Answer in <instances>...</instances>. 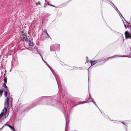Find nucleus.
I'll return each mask as SVG.
<instances>
[{
    "mask_svg": "<svg viewBox=\"0 0 131 131\" xmlns=\"http://www.w3.org/2000/svg\"><path fill=\"white\" fill-rule=\"evenodd\" d=\"M26 35V33L24 34H22L21 38L23 41H25L26 42H27L28 41V39Z\"/></svg>",
    "mask_w": 131,
    "mask_h": 131,
    "instance_id": "obj_1",
    "label": "nucleus"
},
{
    "mask_svg": "<svg viewBox=\"0 0 131 131\" xmlns=\"http://www.w3.org/2000/svg\"><path fill=\"white\" fill-rule=\"evenodd\" d=\"M125 38L126 39L128 38L130 36L129 32L128 31H126L125 33Z\"/></svg>",
    "mask_w": 131,
    "mask_h": 131,
    "instance_id": "obj_2",
    "label": "nucleus"
},
{
    "mask_svg": "<svg viewBox=\"0 0 131 131\" xmlns=\"http://www.w3.org/2000/svg\"><path fill=\"white\" fill-rule=\"evenodd\" d=\"M90 61L91 66H93L97 62V60H95L94 61L90 60Z\"/></svg>",
    "mask_w": 131,
    "mask_h": 131,
    "instance_id": "obj_3",
    "label": "nucleus"
},
{
    "mask_svg": "<svg viewBox=\"0 0 131 131\" xmlns=\"http://www.w3.org/2000/svg\"><path fill=\"white\" fill-rule=\"evenodd\" d=\"M7 111V108H5L3 110L2 112L1 113L4 114V115L5 114Z\"/></svg>",
    "mask_w": 131,
    "mask_h": 131,
    "instance_id": "obj_4",
    "label": "nucleus"
},
{
    "mask_svg": "<svg viewBox=\"0 0 131 131\" xmlns=\"http://www.w3.org/2000/svg\"><path fill=\"white\" fill-rule=\"evenodd\" d=\"M29 45L30 46H33L34 45L33 43L31 42V41L29 40Z\"/></svg>",
    "mask_w": 131,
    "mask_h": 131,
    "instance_id": "obj_5",
    "label": "nucleus"
},
{
    "mask_svg": "<svg viewBox=\"0 0 131 131\" xmlns=\"http://www.w3.org/2000/svg\"><path fill=\"white\" fill-rule=\"evenodd\" d=\"M6 83H4L2 85V87H4L7 89V90L8 91V89L7 86L6 85Z\"/></svg>",
    "mask_w": 131,
    "mask_h": 131,
    "instance_id": "obj_6",
    "label": "nucleus"
},
{
    "mask_svg": "<svg viewBox=\"0 0 131 131\" xmlns=\"http://www.w3.org/2000/svg\"><path fill=\"white\" fill-rule=\"evenodd\" d=\"M7 125L8 126L9 128H10L11 129H12L14 131H16L15 130V129L12 126L10 125H8V124Z\"/></svg>",
    "mask_w": 131,
    "mask_h": 131,
    "instance_id": "obj_7",
    "label": "nucleus"
},
{
    "mask_svg": "<svg viewBox=\"0 0 131 131\" xmlns=\"http://www.w3.org/2000/svg\"><path fill=\"white\" fill-rule=\"evenodd\" d=\"M6 103L7 104V105H8L9 102V98L7 97L6 99Z\"/></svg>",
    "mask_w": 131,
    "mask_h": 131,
    "instance_id": "obj_8",
    "label": "nucleus"
},
{
    "mask_svg": "<svg viewBox=\"0 0 131 131\" xmlns=\"http://www.w3.org/2000/svg\"><path fill=\"white\" fill-rule=\"evenodd\" d=\"M4 83H7V78L5 77V76H4Z\"/></svg>",
    "mask_w": 131,
    "mask_h": 131,
    "instance_id": "obj_9",
    "label": "nucleus"
},
{
    "mask_svg": "<svg viewBox=\"0 0 131 131\" xmlns=\"http://www.w3.org/2000/svg\"><path fill=\"white\" fill-rule=\"evenodd\" d=\"M3 93V90H1L0 91V97L1 96Z\"/></svg>",
    "mask_w": 131,
    "mask_h": 131,
    "instance_id": "obj_10",
    "label": "nucleus"
},
{
    "mask_svg": "<svg viewBox=\"0 0 131 131\" xmlns=\"http://www.w3.org/2000/svg\"><path fill=\"white\" fill-rule=\"evenodd\" d=\"M7 91H4V95H5V96H7Z\"/></svg>",
    "mask_w": 131,
    "mask_h": 131,
    "instance_id": "obj_11",
    "label": "nucleus"
},
{
    "mask_svg": "<svg viewBox=\"0 0 131 131\" xmlns=\"http://www.w3.org/2000/svg\"><path fill=\"white\" fill-rule=\"evenodd\" d=\"M87 102L86 101H85L82 102H80V104H83L85 103H87Z\"/></svg>",
    "mask_w": 131,
    "mask_h": 131,
    "instance_id": "obj_12",
    "label": "nucleus"
},
{
    "mask_svg": "<svg viewBox=\"0 0 131 131\" xmlns=\"http://www.w3.org/2000/svg\"><path fill=\"white\" fill-rule=\"evenodd\" d=\"M4 115V114L3 113H1V114H0V118Z\"/></svg>",
    "mask_w": 131,
    "mask_h": 131,
    "instance_id": "obj_13",
    "label": "nucleus"
},
{
    "mask_svg": "<svg viewBox=\"0 0 131 131\" xmlns=\"http://www.w3.org/2000/svg\"><path fill=\"white\" fill-rule=\"evenodd\" d=\"M115 57H116V56H113L110 57L108 58L107 59H108L109 58H115Z\"/></svg>",
    "mask_w": 131,
    "mask_h": 131,
    "instance_id": "obj_14",
    "label": "nucleus"
},
{
    "mask_svg": "<svg viewBox=\"0 0 131 131\" xmlns=\"http://www.w3.org/2000/svg\"><path fill=\"white\" fill-rule=\"evenodd\" d=\"M124 25H125V28H128L129 27V25H127V26H126V25L125 24H124Z\"/></svg>",
    "mask_w": 131,
    "mask_h": 131,
    "instance_id": "obj_15",
    "label": "nucleus"
},
{
    "mask_svg": "<svg viewBox=\"0 0 131 131\" xmlns=\"http://www.w3.org/2000/svg\"><path fill=\"white\" fill-rule=\"evenodd\" d=\"M38 4L39 5H41V4L40 2V1L38 2Z\"/></svg>",
    "mask_w": 131,
    "mask_h": 131,
    "instance_id": "obj_16",
    "label": "nucleus"
},
{
    "mask_svg": "<svg viewBox=\"0 0 131 131\" xmlns=\"http://www.w3.org/2000/svg\"><path fill=\"white\" fill-rule=\"evenodd\" d=\"M44 32H46V33H47V30L45 29L44 31Z\"/></svg>",
    "mask_w": 131,
    "mask_h": 131,
    "instance_id": "obj_17",
    "label": "nucleus"
},
{
    "mask_svg": "<svg viewBox=\"0 0 131 131\" xmlns=\"http://www.w3.org/2000/svg\"><path fill=\"white\" fill-rule=\"evenodd\" d=\"M46 34H47V36H48V37H50V36H49V34H48V33H47H47H46Z\"/></svg>",
    "mask_w": 131,
    "mask_h": 131,
    "instance_id": "obj_18",
    "label": "nucleus"
},
{
    "mask_svg": "<svg viewBox=\"0 0 131 131\" xmlns=\"http://www.w3.org/2000/svg\"><path fill=\"white\" fill-rule=\"evenodd\" d=\"M36 5H37L38 4V2H36Z\"/></svg>",
    "mask_w": 131,
    "mask_h": 131,
    "instance_id": "obj_19",
    "label": "nucleus"
},
{
    "mask_svg": "<svg viewBox=\"0 0 131 131\" xmlns=\"http://www.w3.org/2000/svg\"><path fill=\"white\" fill-rule=\"evenodd\" d=\"M49 5H51V6H53V7H55V6L53 5H51V4H49Z\"/></svg>",
    "mask_w": 131,
    "mask_h": 131,
    "instance_id": "obj_20",
    "label": "nucleus"
},
{
    "mask_svg": "<svg viewBox=\"0 0 131 131\" xmlns=\"http://www.w3.org/2000/svg\"><path fill=\"white\" fill-rule=\"evenodd\" d=\"M101 3L102 5L103 1H102L101 2Z\"/></svg>",
    "mask_w": 131,
    "mask_h": 131,
    "instance_id": "obj_21",
    "label": "nucleus"
},
{
    "mask_svg": "<svg viewBox=\"0 0 131 131\" xmlns=\"http://www.w3.org/2000/svg\"><path fill=\"white\" fill-rule=\"evenodd\" d=\"M46 6H47V5H46V6L44 5V7H46Z\"/></svg>",
    "mask_w": 131,
    "mask_h": 131,
    "instance_id": "obj_22",
    "label": "nucleus"
}]
</instances>
